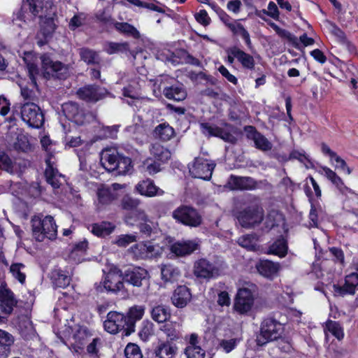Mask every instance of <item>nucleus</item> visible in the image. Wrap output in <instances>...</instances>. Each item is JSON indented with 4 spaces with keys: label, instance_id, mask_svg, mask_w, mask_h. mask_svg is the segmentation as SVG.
<instances>
[{
    "label": "nucleus",
    "instance_id": "nucleus-1",
    "mask_svg": "<svg viewBox=\"0 0 358 358\" xmlns=\"http://www.w3.org/2000/svg\"><path fill=\"white\" fill-rule=\"evenodd\" d=\"M243 207L237 212L236 219L240 225L245 229L259 226L264 218V210L261 199L249 194L243 201Z\"/></svg>",
    "mask_w": 358,
    "mask_h": 358
},
{
    "label": "nucleus",
    "instance_id": "nucleus-2",
    "mask_svg": "<svg viewBox=\"0 0 358 358\" xmlns=\"http://www.w3.org/2000/svg\"><path fill=\"white\" fill-rule=\"evenodd\" d=\"M33 237L36 241L42 242L45 238L55 240L57 235V226L51 215H47L41 219L34 216L31 220Z\"/></svg>",
    "mask_w": 358,
    "mask_h": 358
},
{
    "label": "nucleus",
    "instance_id": "nucleus-3",
    "mask_svg": "<svg viewBox=\"0 0 358 358\" xmlns=\"http://www.w3.org/2000/svg\"><path fill=\"white\" fill-rule=\"evenodd\" d=\"M117 274L124 283H127L134 287H148L150 284V275L147 269L141 266H130L122 271L116 268Z\"/></svg>",
    "mask_w": 358,
    "mask_h": 358
},
{
    "label": "nucleus",
    "instance_id": "nucleus-4",
    "mask_svg": "<svg viewBox=\"0 0 358 358\" xmlns=\"http://www.w3.org/2000/svg\"><path fill=\"white\" fill-rule=\"evenodd\" d=\"M283 331L282 324L275 319L273 317L264 319L261 324L259 333L257 335V345L264 346L271 341L278 340Z\"/></svg>",
    "mask_w": 358,
    "mask_h": 358
},
{
    "label": "nucleus",
    "instance_id": "nucleus-5",
    "mask_svg": "<svg viewBox=\"0 0 358 358\" xmlns=\"http://www.w3.org/2000/svg\"><path fill=\"white\" fill-rule=\"evenodd\" d=\"M43 77L47 80H65L69 76V66L59 61H53L48 54L40 57Z\"/></svg>",
    "mask_w": 358,
    "mask_h": 358
},
{
    "label": "nucleus",
    "instance_id": "nucleus-6",
    "mask_svg": "<svg viewBox=\"0 0 358 358\" xmlns=\"http://www.w3.org/2000/svg\"><path fill=\"white\" fill-rule=\"evenodd\" d=\"M199 126L201 133L208 138L217 137L231 144L237 141V138L231 134L234 127L229 123L223 122L222 127H218L209 122H201Z\"/></svg>",
    "mask_w": 358,
    "mask_h": 358
},
{
    "label": "nucleus",
    "instance_id": "nucleus-7",
    "mask_svg": "<svg viewBox=\"0 0 358 358\" xmlns=\"http://www.w3.org/2000/svg\"><path fill=\"white\" fill-rule=\"evenodd\" d=\"M172 217L178 223L189 227L201 225L203 218L197 209L188 205H180L172 213Z\"/></svg>",
    "mask_w": 358,
    "mask_h": 358
},
{
    "label": "nucleus",
    "instance_id": "nucleus-8",
    "mask_svg": "<svg viewBox=\"0 0 358 358\" xmlns=\"http://www.w3.org/2000/svg\"><path fill=\"white\" fill-rule=\"evenodd\" d=\"M21 117L29 127L41 128L45 122L44 114L41 108L36 103L27 101L21 106Z\"/></svg>",
    "mask_w": 358,
    "mask_h": 358
},
{
    "label": "nucleus",
    "instance_id": "nucleus-9",
    "mask_svg": "<svg viewBox=\"0 0 358 358\" xmlns=\"http://www.w3.org/2000/svg\"><path fill=\"white\" fill-rule=\"evenodd\" d=\"M43 8V0H22L20 8L14 13L13 21L26 22L29 17L34 18L38 15Z\"/></svg>",
    "mask_w": 358,
    "mask_h": 358
},
{
    "label": "nucleus",
    "instance_id": "nucleus-10",
    "mask_svg": "<svg viewBox=\"0 0 358 358\" xmlns=\"http://www.w3.org/2000/svg\"><path fill=\"white\" fill-rule=\"evenodd\" d=\"M17 303L13 292L6 287L0 286V323H4Z\"/></svg>",
    "mask_w": 358,
    "mask_h": 358
},
{
    "label": "nucleus",
    "instance_id": "nucleus-11",
    "mask_svg": "<svg viewBox=\"0 0 358 358\" xmlns=\"http://www.w3.org/2000/svg\"><path fill=\"white\" fill-rule=\"evenodd\" d=\"M220 268L206 258H201L194 263L193 273L196 278L209 280L220 275Z\"/></svg>",
    "mask_w": 358,
    "mask_h": 358
},
{
    "label": "nucleus",
    "instance_id": "nucleus-12",
    "mask_svg": "<svg viewBox=\"0 0 358 358\" xmlns=\"http://www.w3.org/2000/svg\"><path fill=\"white\" fill-rule=\"evenodd\" d=\"M215 164L203 157H196L189 171L193 178L210 180L212 178Z\"/></svg>",
    "mask_w": 358,
    "mask_h": 358
},
{
    "label": "nucleus",
    "instance_id": "nucleus-13",
    "mask_svg": "<svg viewBox=\"0 0 358 358\" xmlns=\"http://www.w3.org/2000/svg\"><path fill=\"white\" fill-rule=\"evenodd\" d=\"M62 109L65 117L78 125L86 123L87 117L90 114L83 107L75 101H68L62 105Z\"/></svg>",
    "mask_w": 358,
    "mask_h": 358
},
{
    "label": "nucleus",
    "instance_id": "nucleus-14",
    "mask_svg": "<svg viewBox=\"0 0 358 358\" xmlns=\"http://www.w3.org/2000/svg\"><path fill=\"white\" fill-rule=\"evenodd\" d=\"M104 329L108 333L116 334L123 331L126 333L127 328H129V322L126 315L117 311H110L107 314V319L103 322Z\"/></svg>",
    "mask_w": 358,
    "mask_h": 358
},
{
    "label": "nucleus",
    "instance_id": "nucleus-15",
    "mask_svg": "<svg viewBox=\"0 0 358 358\" xmlns=\"http://www.w3.org/2000/svg\"><path fill=\"white\" fill-rule=\"evenodd\" d=\"M254 296L248 288H241L236 295L234 309L241 315L248 314L251 311L254 305Z\"/></svg>",
    "mask_w": 358,
    "mask_h": 358
},
{
    "label": "nucleus",
    "instance_id": "nucleus-16",
    "mask_svg": "<svg viewBox=\"0 0 358 358\" xmlns=\"http://www.w3.org/2000/svg\"><path fill=\"white\" fill-rule=\"evenodd\" d=\"M108 94L106 89H101L96 85H87L78 90V96L88 103H96L103 99Z\"/></svg>",
    "mask_w": 358,
    "mask_h": 358
},
{
    "label": "nucleus",
    "instance_id": "nucleus-17",
    "mask_svg": "<svg viewBox=\"0 0 358 358\" xmlns=\"http://www.w3.org/2000/svg\"><path fill=\"white\" fill-rule=\"evenodd\" d=\"M259 182L248 176L231 175L227 180V186L231 190H254L259 187Z\"/></svg>",
    "mask_w": 358,
    "mask_h": 358
},
{
    "label": "nucleus",
    "instance_id": "nucleus-18",
    "mask_svg": "<svg viewBox=\"0 0 358 358\" xmlns=\"http://www.w3.org/2000/svg\"><path fill=\"white\" fill-rule=\"evenodd\" d=\"M200 249L199 241L196 240H182L173 243L170 247L172 253L178 257L190 255Z\"/></svg>",
    "mask_w": 358,
    "mask_h": 358
},
{
    "label": "nucleus",
    "instance_id": "nucleus-19",
    "mask_svg": "<svg viewBox=\"0 0 358 358\" xmlns=\"http://www.w3.org/2000/svg\"><path fill=\"white\" fill-rule=\"evenodd\" d=\"M26 168L24 164L13 161L3 151H0V169L11 175L21 178Z\"/></svg>",
    "mask_w": 358,
    "mask_h": 358
},
{
    "label": "nucleus",
    "instance_id": "nucleus-20",
    "mask_svg": "<svg viewBox=\"0 0 358 358\" xmlns=\"http://www.w3.org/2000/svg\"><path fill=\"white\" fill-rule=\"evenodd\" d=\"M135 191L147 197L162 196L164 194V190L156 186L154 180L150 178L138 182L135 186Z\"/></svg>",
    "mask_w": 358,
    "mask_h": 358
},
{
    "label": "nucleus",
    "instance_id": "nucleus-21",
    "mask_svg": "<svg viewBox=\"0 0 358 358\" xmlns=\"http://www.w3.org/2000/svg\"><path fill=\"white\" fill-rule=\"evenodd\" d=\"M172 303L177 308L185 307L191 301L192 294L190 289L185 285H178L171 296Z\"/></svg>",
    "mask_w": 358,
    "mask_h": 358
},
{
    "label": "nucleus",
    "instance_id": "nucleus-22",
    "mask_svg": "<svg viewBox=\"0 0 358 358\" xmlns=\"http://www.w3.org/2000/svg\"><path fill=\"white\" fill-rule=\"evenodd\" d=\"M162 93L166 99L176 101H182L187 96L185 87L180 83L164 87Z\"/></svg>",
    "mask_w": 358,
    "mask_h": 358
},
{
    "label": "nucleus",
    "instance_id": "nucleus-23",
    "mask_svg": "<svg viewBox=\"0 0 358 358\" xmlns=\"http://www.w3.org/2000/svg\"><path fill=\"white\" fill-rule=\"evenodd\" d=\"M144 312L145 308L143 306H134L129 309L126 315L129 322V328H127L125 336H129L135 331L136 322L143 317Z\"/></svg>",
    "mask_w": 358,
    "mask_h": 358
},
{
    "label": "nucleus",
    "instance_id": "nucleus-24",
    "mask_svg": "<svg viewBox=\"0 0 358 358\" xmlns=\"http://www.w3.org/2000/svg\"><path fill=\"white\" fill-rule=\"evenodd\" d=\"M137 227L142 238L154 241L159 234L157 224L152 221L149 217H147L146 220L138 224Z\"/></svg>",
    "mask_w": 358,
    "mask_h": 358
},
{
    "label": "nucleus",
    "instance_id": "nucleus-25",
    "mask_svg": "<svg viewBox=\"0 0 358 358\" xmlns=\"http://www.w3.org/2000/svg\"><path fill=\"white\" fill-rule=\"evenodd\" d=\"M256 268L260 275L273 278L280 269V264L268 259H260L256 264Z\"/></svg>",
    "mask_w": 358,
    "mask_h": 358
},
{
    "label": "nucleus",
    "instance_id": "nucleus-26",
    "mask_svg": "<svg viewBox=\"0 0 358 358\" xmlns=\"http://www.w3.org/2000/svg\"><path fill=\"white\" fill-rule=\"evenodd\" d=\"M98 291L102 292L103 289H106L108 292L117 294L121 291H125L124 285L122 280H117L116 277L108 273L103 282V288L99 286L97 288Z\"/></svg>",
    "mask_w": 358,
    "mask_h": 358
},
{
    "label": "nucleus",
    "instance_id": "nucleus-27",
    "mask_svg": "<svg viewBox=\"0 0 358 358\" xmlns=\"http://www.w3.org/2000/svg\"><path fill=\"white\" fill-rule=\"evenodd\" d=\"M230 52L234 56H236V59L244 69L249 70L255 69V62L251 55L246 53L236 45L232 46Z\"/></svg>",
    "mask_w": 358,
    "mask_h": 358
},
{
    "label": "nucleus",
    "instance_id": "nucleus-28",
    "mask_svg": "<svg viewBox=\"0 0 358 358\" xmlns=\"http://www.w3.org/2000/svg\"><path fill=\"white\" fill-rule=\"evenodd\" d=\"M259 240V236L255 233H252L241 236L238 243L249 251L257 252L260 250V245H258Z\"/></svg>",
    "mask_w": 358,
    "mask_h": 358
},
{
    "label": "nucleus",
    "instance_id": "nucleus-29",
    "mask_svg": "<svg viewBox=\"0 0 358 358\" xmlns=\"http://www.w3.org/2000/svg\"><path fill=\"white\" fill-rule=\"evenodd\" d=\"M324 176L329 180L341 192L342 194H345L347 192H352V189L345 185L342 179L336 174V173L332 171L327 166H321Z\"/></svg>",
    "mask_w": 358,
    "mask_h": 358
},
{
    "label": "nucleus",
    "instance_id": "nucleus-30",
    "mask_svg": "<svg viewBox=\"0 0 358 358\" xmlns=\"http://www.w3.org/2000/svg\"><path fill=\"white\" fill-rule=\"evenodd\" d=\"M287 242L282 236H280L269 245L267 253L284 257L287 253Z\"/></svg>",
    "mask_w": 358,
    "mask_h": 358
},
{
    "label": "nucleus",
    "instance_id": "nucleus-31",
    "mask_svg": "<svg viewBox=\"0 0 358 358\" xmlns=\"http://www.w3.org/2000/svg\"><path fill=\"white\" fill-rule=\"evenodd\" d=\"M14 343V337L10 333L0 329V357L6 358Z\"/></svg>",
    "mask_w": 358,
    "mask_h": 358
},
{
    "label": "nucleus",
    "instance_id": "nucleus-32",
    "mask_svg": "<svg viewBox=\"0 0 358 358\" xmlns=\"http://www.w3.org/2000/svg\"><path fill=\"white\" fill-rule=\"evenodd\" d=\"M276 32V34L281 38H286L289 43L292 44L293 47L295 48H300V43L299 42V39L296 36L292 34L290 31L287 29H284L280 28L278 25H277L273 22L268 20L266 22Z\"/></svg>",
    "mask_w": 358,
    "mask_h": 358
},
{
    "label": "nucleus",
    "instance_id": "nucleus-33",
    "mask_svg": "<svg viewBox=\"0 0 358 358\" xmlns=\"http://www.w3.org/2000/svg\"><path fill=\"white\" fill-rule=\"evenodd\" d=\"M51 280L54 286L59 288L66 287L71 282V278L68 273L60 268H55L52 271Z\"/></svg>",
    "mask_w": 358,
    "mask_h": 358
},
{
    "label": "nucleus",
    "instance_id": "nucleus-34",
    "mask_svg": "<svg viewBox=\"0 0 358 358\" xmlns=\"http://www.w3.org/2000/svg\"><path fill=\"white\" fill-rule=\"evenodd\" d=\"M113 26L120 34L127 37L138 39L141 37L140 32L132 24L128 22H114Z\"/></svg>",
    "mask_w": 358,
    "mask_h": 358
},
{
    "label": "nucleus",
    "instance_id": "nucleus-35",
    "mask_svg": "<svg viewBox=\"0 0 358 358\" xmlns=\"http://www.w3.org/2000/svg\"><path fill=\"white\" fill-rule=\"evenodd\" d=\"M115 226L109 222H101L91 225L90 231L99 237H105L110 235L114 230Z\"/></svg>",
    "mask_w": 358,
    "mask_h": 358
},
{
    "label": "nucleus",
    "instance_id": "nucleus-36",
    "mask_svg": "<svg viewBox=\"0 0 358 358\" xmlns=\"http://www.w3.org/2000/svg\"><path fill=\"white\" fill-rule=\"evenodd\" d=\"M79 55L81 59L88 65H99L101 62V58L99 53L88 48L79 49Z\"/></svg>",
    "mask_w": 358,
    "mask_h": 358
},
{
    "label": "nucleus",
    "instance_id": "nucleus-37",
    "mask_svg": "<svg viewBox=\"0 0 358 358\" xmlns=\"http://www.w3.org/2000/svg\"><path fill=\"white\" fill-rule=\"evenodd\" d=\"M150 151L155 159L162 163L167 162L171 156V152L159 143L152 144Z\"/></svg>",
    "mask_w": 358,
    "mask_h": 358
},
{
    "label": "nucleus",
    "instance_id": "nucleus-38",
    "mask_svg": "<svg viewBox=\"0 0 358 358\" xmlns=\"http://www.w3.org/2000/svg\"><path fill=\"white\" fill-rule=\"evenodd\" d=\"M148 215L143 210L136 209L128 212L124 216V222L127 225L138 226L143 221L146 220Z\"/></svg>",
    "mask_w": 358,
    "mask_h": 358
},
{
    "label": "nucleus",
    "instance_id": "nucleus-39",
    "mask_svg": "<svg viewBox=\"0 0 358 358\" xmlns=\"http://www.w3.org/2000/svg\"><path fill=\"white\" fill-rule=\"evenodd\" d=\"M155 136L162 141H169L175 134V131L168 123L157 125L154 130Z\"/></svg>",
    "mask_w": 358,
    "mask_h": 358
},
{
    "label": "nucleus",
    "instance_id": "nucleus-40",
    "mask_svg": "<svg viewBox=\"0 0 358 358\" xmlns=\"http://www.w3.org/2000/svg\"><path fill=\"white\" fill-rule=\"evenodd\" d=\"M151 315L155 321L162 323L170 319L171 310L169 307L166 306L159 305L152 308Z\"/></svg>",
    "mask_w": 358,
    "mask_h": 358
},
{
    "label": "nucleus",
    "instance_id": "nucleus-41",
    "mask_svg": "<svg viewBox=\"0 0 358 358\" xmlns=\"http://www.w3.org/2000/svg\"><path fill=\"white\" fill-rule=\"evenodd\" d=\"M104 50L108 55L127 54V52L129 51V44L127 42H108L105 45Z\"/></svg>",
    "mask_w": 358,
    "mask_h": 358
},
{
    "label": "nucleus",
    "instance_id": "nucleus-42",
    "mask_svg": "<svg viewBox=\"0 0 358 358\" xmlns=\"http://www.w3.org/2000/svg\"><path fill=\"white\" fill-rule=\"evenodd\" d=\"M177 348L169 341L162 343L155 350L156 356L159 358H171L176 352Z\"/></svg>",
    "mask_w": 358,
    "mask_h": 358
},
{
    "label": "nucleus",
    "instance_id": "nucleus-43",
    "mask_svg": "<svg viewBox=\"0 0 358 358\" xmlns=\"http://www.w3.org/2000/svg\"><path fill=\"white\" fill-rule=\"evenodd\" d=\"M180 274L179 269L171 264H164L161 266L162 279L165 282L175 280Z\"/></svg>",
    "mask_w": 358,
    "mask_h": 358
},
{
    "label": "nucleus",
    "instance_id": "nucleus-44",
    "mask_svg": "<svg viewBox=\"0 0 358 358\" xmlns=\"http://www.w3.org/2000/svg\"><path fill=\"white\" fill-rule=\"evenodd\" d=\"M44 175L47 182L50 184L52 188L58 189L62 185L60 178H64V176L61 174L57 169L45 170Z\"/></svg>",
    "mask_w": 358,
    "mask_h": 358
},
{
    "label": "nucleus",
    "instance_id": "nucleus-45",
    "mask_svg": "<svg viewBox=\"0 0 358 358\" xmlns=\"http://www.w3.org/2000/svg\"><path fill=\"white\" fill-rule=\"evenodd\" d=\"M115 164V170L120 175H125L131 169V159L128 157L119 155V158Z\"/></svg>",
    "mask_w": 358,
    "mask_h": 358
},
{
    "label": "nucleus",
    "instance_id": "nucleus-46",
    "mask_svg": "<svg viewBox=\"0 0 358 358\" xmlns=\"http://www.w3.org/2000/svg\"><path fill=\"white\" fill-rule=\"evenodd\" d=\"M356 287H357L354 286V285H351V283H349L348 281L346 280L345 279V283L343 286H341L337 284H334L333 285L335 295H338L341 296H343L346 294H355Z\"/></svg>",
    "mask_w": 358,
    "mask_h": 358
},
{
    "label": "nucleus",
    "instance_id": "nucleus-47",
    "mask_svg": "<svg viewBox=\"0 0 358 358\" xmlns=\"http://www.w3.org/2000/svg\"><path fill=\"white\" fill-rule=\"evenodd\" d=\"M141 201L138 199L134 198L133 196L126 194L121 200V207L123 210L129 212L138 209Z\"/></svg>",
    "mask_w": 358,
    "mask_h": 358
},
{
    "label": "nucleus",
    "instance_id": "nucleus-48",
    "mask_svg": "<svg viewBox=\"0 0 358 358\" xmlns=\"http://www.w3.org/2000/svg\"><path fill=\"white\" fill-rule=\"evenodd\" d=\"M128 252L133 255L134 259H147V254L145 252V243L144 241L136 243L132 245L129 250Z\"/></svg>",
    "mask_w": 358,
    "mask_h": 358
},
{
    "label": "nucleus",
    "instance_id": "nucleus-49",
    "mask_svg": "<svg viewBox=\"0 0 358 358\" xmlns=\"http://www.w3.org/2000/svg\"><path fill=\"white\" fill-rule=\"evenodd\" d=\"M99 201L102 204H108L116 199V193L108 188L99 189L97 192Z\"/></svg>",
    "mask_w": 358,
    "mask_h": 358
},
{
    "label": "nucleus",
    "instance_id": "nucleus-50",
    "mask_svg": "<svg viewBox=\"0 0 358 358\" xmlns=\"http://www.w3.org/2000/svg\"><path fill=\"white\" fill-rule=\"evenodd\" d=\"M327 329L338 340L341 341L344 337L343 327L336 321L328 320L326 324Z\"/></svg>",
    "mask_w": 358,
    "mask_h": 358
},
{
    "label": "nucleus",
    "instance_id": "nucleus-51",
    "mask_svg": "<svg viewBox=\"0 0 358 358\" xmlns=\"http://www.w3.org/2000/svg\"><path fill=\"white\" fill-rule=\"evenodd\" d=\"M56 24L52 17L45 18L41 26V31L45 38L51 37L56 29Z\"/></svg>",
    "mask_w": 358,
    "mask_h": 358
},
{
    "label": "nucleus",
    "instance_id": "nucleus-52",
    "mask_svg": "<svg viewBox=\"0 0 358 358\" xmlns=\"http://www.w3.org/2000/svg\"><path fill=\"white\" fill-rule=\"evenodd\" d=\"M218 16L220 20L233 32L234 35L238 34L236 29H238V23L236 24L233 22L232 18L224 10H218Z\"/></svg>",
    "mask_w": 358,
    "mask_h": 358
},
{
    "label": "nucleus",
    "instance_id": "nucleus-53",
    "mask_svg": "<svg viewBox=\"0 0 358 358\" xmlns=\"http://www.w3.org/2000/svg\"><path fill=\"white\" fill-rule=\"evenodd\" d=\"M13 147L17 152H26L30 149V144L25 136L17 135Z\"/></svg>",
    "mask_w": 358,
    "mask_h": 358
},
{
    "label": "nucleus",
    "instance_id": "nucleus-54",
    "mask_svg": "<svg viewBox=\"0 0 358 358\" xmlns=\"http://www.w3.org/2000/svg\"><path fill=\"white\" fill-rule=\"evenodd\" d=\"M254 143L257 149L264 152L269 151L273 148L272 143L261 133Z\"/></svg>",
    "mask_w": 358,
    "mask_h": 358
},
{
    "label": "nucleus",
    "instance_id": "nucleus-55",
    "mask_svg": "<svg viewBox=\"0 0 358 358\" xmlns=\"http://www.w3.org/2000/svg\"><path fill=\"white\" fill-rule=\"evenodd\" d=\"M124 355L127 358H143L140 348L135 343H129L124 349Z\"/></svg>",
    "mask_w": 358,
    "mask_h": 358
},
{
    "label": "nucleus",
    "instance_id": "nucleus-56",
    "mask_svg": "<svg viewBox=\"0 0 358 358\" xmlns=\"http://www.w3.org/2000/svg\"><path fill=\"white\" fill-rule=\"evenodd\" d=\"M88 248V241L84 239L75 243L71 250V257H74L78 255H83L86 253Z\"/></svg>",
    "mask_w": 358,
    "mask_h": 358
},
{
    "label": "nucleus",
    "instance_id": "nucleus-57",
    "mask_svg": "<svg viewBox=\"0 0 358 358\" xmlns=\"http://www.w3.org/2000/svg\"><path fill=\"white\" fill-rule=\"evenodd\" d=\"M24 265L22 263L13 264L10 267V271L13 277L16 278L21 284H24L26 279V275L24 273L21 272V268H24Z\"/></svg>",
    "mask_w": 358,
    "mask_h": 358
},
{
    "label": "nucleus",
    "instance_id": "nucleus-58",
    "mask_svg": "<svg viewBox=\"0 0 358 358\" xmlns=\"http://www.w3.org/2000/svg\"><path fill=\"white\" fill-rule=\"evenodd\" d=\"M187 358H204L205 351L199 346H187L185 350Z\"/></svg>",
    "mask_w": 358,
    "mask_h": 358
},
{
    "label": "nucleus",
    "instance_id": "nucleus-59",
    "mask_svg": "<svg viewBox=\"0 0 358 358\" xmlns=\"http://www.w3.org/2000/svg\"><path fill=\"white\" fill-rule=\"evenodd\" d=\"M27 69L28 72L29 78L31 82V84L36 87L37 76L40 74V70L37 64L33 62H29L27 64Z\"/></svg>",
    "mask_w": 358,
    "mask_h": 358
},
{
    "label": "nucleus",
    "instance_id": "nucleus-60",
    "mask_svg": "<svg viewBox=\"0 0 358 358\" xmlns=\"http://www.w3.org/2000/svg\"><path fill=\"white\" fill-rule=\"evenodd\" d=\"M144 243H145L147 259L156 257L160 255L161 252L159 245L152 244L150 239L148 241H144Z\"/></svg>",
    "mask_w": 358,
    "mask_h": 358
},
{
    "label": "nucleus",
    "instance_id": "nucleus-61",
    "mask_svg": "<svg viewBox=\"0 0 358 358\" xmlns=\"http://www.w3.org/2000/svg\"><path fill=\"white\" fill-rule=\"evenodd\" d=\"M119 158V154H108L105 157V163L103 164L106 170L109 172L114 171L115 170V164Z\"/></svg>",
    "mask_w": 358,
    "mask_h": 358
},
{
    "label": "nucleus",
    "instance_id": "nucleus-62",
    "mask_svg": "<svg viewBox=\"0 0 358 358\" xmlns=\"http://www.w3.org/2000/svg\"><path fill=\"white\" fill-rule=\"evenodd\" d=\"M90 335L89 330L85 327L79 326L73 334V338L76 343L83 345L84 340Z\"/></svg>",
    "mask_w": 358,
    "mask_h": 358
},
{
    "label": "nucleus",
    "instance_id": "nucleus-63",
    "mask_svg": "<svg viewBox=\"0 0 358 358\" xmlns=\"http://www.w3.org/2000/svg\"><path fill=\"white\" fill-rule=\"evenodd\" d=\"M152 334V323L148 321H144L143 322V327L138 332V336L143 341L148 340L149 337Z\"/></svg>",
    "mask_w": 358,
    "mask_h": 358
},
{
    "label": "nucleus",
    "instance_id": "nucleus-64",
    "mask_svg": "<svg viewBox=\"0 0 358 358\" xmlns=\"http://www.w3.org/2000/svg\"><path fill=\"white\" fill-rule=\"evenodd\" d=\"M137 236L135 234H124L119 236L115 241L119 247H127L129 244L136 241Z\"/></svg>",
    "mask_w": 358,
    "mask_h": 358
}]
</instances>
